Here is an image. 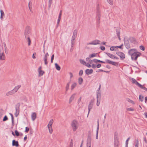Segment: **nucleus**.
Segmentation results:
<instances>
[{
	"mask_svg": "<svg viewBox=\"0 0 147 147\" xmlns=\"http://www.w3.org/2000/svg\"><path fill=\"white\" fill-rule=\"evenodd\" d=\"M127 110L128 111H134V109L132 108H127Z\"/></svg>",
	"mask_w": 147,
	"mask_h": 147,
	"instance_id": "55",
	"label": "nucleus"
},
{
	"mask_svg": "<svg viewBox=\"0 0 147 147\" xmlns=\"http://www.w3.org/2000/svg\"><path fill=\"white\" fill-rule=\"evenodd\" d=\"M54 55L53 54L51 57V63H52L53 61V60L54 59Z\"/></svg>",
	"mask_w": 147,
	"mask_h": 147,
	"instance_id": "59",
	"label": "nucleus"
},
{
	"mask_svg": "<svg viewBox=\"0 0 147 147\" xmlns=\"http://www.w3.org/2000/svg\"><path fill=\"white\" fill-rule=\"evenodd\" d=\"M29 130V128L28 127H26L25 132H28Z\"/></svg>",
	"mask_w": 147,
	"mask_h": 147,
	"instance_id": "61",
	"label": "nucleus"
},
{
	"mask_svg": "<svg viewBox=\"0 0 147 147\" xmlns=\"http://www.w3.org/2000/svg\"><path fill=\"white\" fill-rule=\"evenodd\" d=\"M76 37H75L74 36H72L71 38V47H73V45L74 43L75 42V39L76 38Z\"/></svg>",
	"mask_w": 147,
	"mask_h": 147,
	"instance_id": "23",
	"label": "nucleus"
},
{
	"mask_svg": "<svg viewBox=\"0 0 147 147\" xmlns=\"http://www.w3.org/2000/svg\"><path fill=\"white\" fill-rule=\"evenodd\" d=\"M83 79L82 78H79L78 79V82L80 85L82 84L83 82Z\"/></svg>",
	"mask_w": 147,
	"mask_h": 147,
	"instance_id": "30",
	"label": "nucleus"
},
{
	"mask_svg": "<svg viewBox=\"0 0 147 147\" xmlns=\"http://www.w3.org/2000/svg\"><path fill=\"white\" fill-rule=\"evenodd\" d=\"M94 62L95 63H97V62H99L102 63H105V62L100 61L99 60H98L97 59H94L93 60Z\"/></svg>",
	"mask_w": 147,
	"mask_h": 147,
	"instance_id": "29",
	"label": "nucleus"
},
{
	"mask_svg": "<svg viewBox=\"0 0 147 147\" xmlns=\"http://www.w3.org/2000/svg\"><path fill=\"white\" fill-rule=\"evenodd\" d=\"M139 99L140 101L142 102L144 100V97L142 96L141 95H140L139 96Z\"/></svg>",
	"mask_w": 147,
	"mask_h": 147,
	"instance_id": "41",
	"label": "nucleus"
},
{
	"mask_svg": "<svg viewBox=\"0 0 147 147\" xmlns=\"http://www.w3.org/2000/svg\"><path fill=\"white\" fill-rule=\"evenodd\" d=\"M15 93V92H14L12 90L7 92L6 93V95L7 96H9L14 94Z\"/></svg>",
	"mask_w": 147,
	"mask_h": 147,
	"instance_id": "22",
	"label": "nucleus"
},
{
	"mask_svg": "<svg viewBox=\"0 0 147 147\" xmlns=\"http://www.w3.org/2000/svg\"><path fill=\"white\" fill-rule=\"evenodd\" d=\"M102 51H104L105 49V47L104 46H101L100 47Z\"/></svg>",
	"mask_w": 147,
	"mask_h": 147,
	"instance_id": "63",
	"label": "nucleus"
},
{
	"mask_svg": "<svg viewBox=\"0 0 147 147\" xmlns=\"http://www.w3.org/2000/svg\"><path fill=\"white\" fill-rule=\"evenodd\" d=\"M105 53L110 58L113 59H118L119 58L114 55L108 53Z\"/></svg>",
	"mask_w": 147,
	"mask_h": 147,
	"instance_id": "12",
	"label": "nucleus"
},
{
	"mask_svg": "<svg viewBox=\"0 0 147 147\" xmlns=\"http://www.w3.org/2000/svg\"><path fill=\"white\" fill-rule=\"evenodd\" d=\"M94 100H91L89 102L88 107V115L89 113L90 112V110L92 109V107L94 103Z\"/></svg>",
	"mask_w": 147,
	"mask_h": 147,
	"instance_id": "5",
	"label": "nucleus"
},
{
	"mask_svg": "<svg viewBox=\"0 0 147 147\" xmlns=\"http://www.w3.org/2000/svg\"><path fill=\"white\" fill-rule=\"evenodd\" d=\"M15 135L17 136H18L20 135V134L17 130H15Z\"/></svg>",
	"mask_w": 147,
	"mask_h": 147,
	"instance_id": "52",
	"label": "nucleus"
},
{
	"mask_svg": "<svg viewBox=\"0 0 147 147\" xmlns=\"http://www.w3.org/2000/svg\"><path fill=\"white\" fill-rule=\"evenodd\" d=\"M127 100L129 102H130L133 104H134V102L133 100H131L129 98H127Z\"/></svg>",
	"mask_w": 147,
	"mask_h": 147,
	"instance_id": "46",
	"label": "nucleus"
},
{
	"mask_svg": "<svg viewBox=\"0 0 147 147\" xmlns=\"http://www.w3.org/2000/svg\"><path fill=\"white\" fill-rule=\"evenodd\" d=\"M27 41L28 42V45L30 46V45L31 40L29 37H27Z\"/></svg>",
	"mask_w": 147,
	"mask_h": 147,
	"instance_id": "45",
	"label": "nucleus"
},
{
	"mask_svg": "<svg viewBox=\"0 0 147 147\" xmlns=\"http://www.w3.org/2000/svg\"><path fill=\"white\" fill-rule=\"evenodd\" d=\"M141 53L138 52H136L134 53L131 55V58L132 60L136 61L138 57L140 56Z\"/></svg>",
	"mask_w": 147,
	"mask_h": 147,
	"instance_id": "3",
	"label": "nucleus"
},
{
	"mask_svg": "<svg viewBox=\"0 0 147 147\" xmlns=\"http://www.w3.org/2000/svg\"><path fill=\"white\" fill-rule=\"evenodd\" d=\"M91 138L90 135H88L87 140L86 147H91Z\"/></svg>",
	"mask_w": 147,
	"mask_h": 147,
	"instance_id": "4",
	"label": "nucleus"
},
{
	"mask_svg": "<svg viewBox=\"0 0 147 147\" xmlns=\"http://www.w3.org/2000/svg\"><path fill=\"white\" fill-rule=\"evenodd\" d=\"M116 53L120 57L121 60H123L125 58V55L123 53L121 52H117Z\"/></svg>",
	"mask_w": 147,
	"mask_h": 147,
	"instance_id": "9",
	"label": "nucleus"
},
{
	"mask_svg": "<svg viewBox=\"0 0 147 147\" xmlns=\"http://www.w3.org/2000/svg\"><path fill=\"white\" fill-rule=\"evenodd\" d=\"M9 114L11 115V120H12V124H13V123H14V118H13V115L11 113H9Z\"/></svg>",
	"mask_w": 147,
	"mask_h": 147,
	"instance_id": "49",
	"label": "nucleus"
},
{
	"mask_svg": "<svg viewBox=\"0 0 147 147\" xmlns=\"http://www.w3.org/2000/svg\"><path fill=\"white\" fill-rule=\"evenodd\" d=\"M55 68L57 70L59 71L60 70V67L57 63H55Z\"/></svg>",
	"mask_w": 147,
	"mask_h": 147,
	"instance_id": "33",
	"label": "nucleus"
},
{
	"mask_svg": "<svg viewBox=\"0 0 147 147\" xmlns=\"http://www.w3.org/2000/svg\"><path fill=\"white\" fill-rule=\"evenodd\" d=\"M96 14V17L97 18H100L101 15L100 14V9L98 6L97 7V11Z\"/></svg>",
	"mask_w": 147,
	"mask_h": 147,
	"instance_id": "13",
	"label": "nucleus"
},
{
	"mask_svg": "<svg viewBox=\"0 0 147 147\" xmlns=\"http://www.w3.org/2000/svg\"><path fill=\"white\" fill-rule=\"evenodd\" d=\"M134 143L135 144V147H138L139 144V141L138 139H136L135 140Z\"/></svg>",
	"mask_w": 147,
	"mask_h": 147,
	"instance_id": "26",
	"label": "nucleus"
},
{
	"mask_svg": "<svg viewBox=\"0 0 147 147\" xmlns=\"http://www.w3.org/2000/svg\"><path fill=\"white\" fill-rule=\"evenodd\" d=\"M39 73V76H42L44 74V72L42 70H40V71H38Z\"/></svg>",
	"mask_w": 147,
	"mask_h": 147,
	"instance_id": "34",
	"label": "nucleus"
},
{
	"mask_svg": "<svg viewBox=\"0 0 147 147\" xmlns=\"http://www.w3.org/2000/svg\"><path fill=\"white\" fill-rule=\"evenodd\" d=\"M96 54L95 53H93L89 56V57L90 58H92V57H95L96 56Z\"/></svg>",
	"mask_w": 147,
	"mask_h": 147,
	"instance_id": "51",
	"label": "nucleus"
},
{
	"mask_svg": "<svg viewBox=\"0 0 147 147\" xmlns=\"http://www.w3.org/2000/svg\"><path fill=\"white\" fill-rule=\"evenodd\" d=\"M105 61L107 63L112 64L115 66H117L118 65V63L117 62H113L109 59H106Z\"/></svg>",
	"mask_w": 147,
	"mask_h": 147,
	"instance_id": "11",
	"label": "nucleus"
},
{
	"mask_svg": "<svg viewBox=\"0 0 147 147\" xmlns=\"http://www.w3.org/2000/svg\"><path fill=\"white\" fill-rule=\"evenodd\" d=\"M52 0H49V8H50L51 6V5L52 4Z\"/></svg>",
	"mask_w": 147,
	"mask_h": 147,
	"instance_id": "53",
	"label": "nucleus"
},
{
	"mask_svg": "<svg viewBox=\"0 0 147 147\" xmlns=\"http://www.w3.org/2000/svg\"><path fill=\"white\" fill-rule=\"evenodd\" d=\"M80 63L84 65H85L86 63V62L82 59H80Z\"/></svg>",
	"mask_w": 147,
	"mask_h": 147,
	"instance_id": "43",
	"label": "nucleus"
},
{
	"mask_svg": "<svg viewBox=\"0 0 147 147\" xmlns=\"http://www.w3.org/2000/svg\"><path fill=\"white\" fill-rule=\"evenodd\" d=\"M36 118V114L35 112H33L31 115V118L33 121L35 120Z\"/></svg>",
	"mask_w": 147,
	"mask_h": 147,
	"instance_id": "16",
	"label": "nucleus"
},
{
	"mask_svg": "<svg viewBox=\"0 0 147 147\" xmlns=\"http://www.w3.org/2000/svg\"><path fill=\"white\" fill-rule=\"evenodd\" d=\"M77 84L76 83H74L71 86V90H73L76 86Z\"/></svg>",
	"mask_w": 147,
	"mask_h": 147,
	"instance_id": "35",
	"label": "nucleus"
},
{
	"mask_svg": "<svg viewBox=\"0 0 147 147\" xmlns=\"http://www.w3.org/2000/svg\"><path fill=\"white\" fill-rule=\"evenodd\" d=\"M5 59V57L3 53H0V60H3Z\"/></svg>",
	"mask_w": 147,
	"mask_h": 147,
	"instance_id": "21",
	"label": "nucleus"
},
{
	"mask_svg": "<svg viewBox=\"0 0 147 147\" xmlns=\"http://www.w3.org/2000/svg\"><path fill=\"white\" fill-rule=\"evenodd\" d=\"M107 1L111 5H113V1L112 0H107Z\"/></svg>",
	"mask_w": 147,
	"mask_h": 147,
	"instance_id": "48",
	"label": "nucleus"
},
{
	"mask_svg": "<svg viewBox=\"0 0 147 147\" xmlns=\"http://www.w3.org/2000/svg\"><path fill=\"white\" fill-rule=\"evenodd\" d=\"M130 138V137L128 138L126 140V142H125V145H128V141L129 140Z\"/></svg>",
	"mask_w": 147,
	"mask_h": 147,
	"instance_id": "60",
	"label": "nucleus"
},
{
	"mask_svg": "<svg viewBox=\"0 0 147 147\" xmlns=\"http://www.w3.org/2000/svg\"><path fill=\"white\" fill-rule=\"evenodd\" d=\"M90 57L89 58H87L86 59V60L88 63H91L92 61L90 59Z\"/></svg>",
	"mask_w": 147,
	"mask_h": 147,
	"instance_id": "44",
	"label": "nucleus"
},
{
	"mask_svg": "<svg viewBox=\"0 0 147 147\" xmlns=\"http://www.w3.org/2000/svg\"><path fill=\"white\" fill-rule=\"evenodd\" d=\"M131 80L133 83L135 84L138 86H139V85H140V84L134 78H131Z\"/></svg>",
	"mask_w": 147,
	"mask_h": 147,
	"instance_id": "19",
	"label": "nucleus"
},
{
	"mask_svg": "<svg viewBox=\"0 0 147 147\" xmlns=\"http://www.w3.org/2000/svg\"><path fill=\"white\" fill-rule=\"evenodd\" d=\"M136 50L135 49H131L129 51L128 54L130 55H131L134 53H136Z\"/></svg>",
	"mask_w": 147,
	"mask_h": 147,
	"instance_id": "20",
	"label": "nucleus"
},
{
	"mask_svg": "<svg viewBox=\"0 0 147 147\" xmlns=\"http://www.w3.org/2000/svg\"><path fill=\"white\" fill-rule=\"evenodd\" d=\"M116 32H117V36L118 37L119 39V40H121V38L120 37V32L119 31L117 30H116Z\"/></svg>",
	"mask_w": 147,
	"mask_h": 147,
	"instance_id": "36",
	"label": "nucleus"
},
{
	"mask_svg": "<svg viewBox=\"0 0 147 147\" xmlns=\"http://www.w3.org/2000/svg\"><path fill=\"white\" fill-rule=\"evenodd\" d=\"M71 126L74 131H75L78 129V123L76 120H74L71 123Z\"/></svg>",
	"mask_w": 147,
	"mask_h": 147,
	"instance_id": "1",
	"label": "nucleus"
},
{
	"mask_svg": "<svg viewBox=\"0 0 147 147\" xmlns=\"http://www.w3.org/2000/svg\"><path fill=\"white\" fill-rule=\"evenodd\" d=\"M97 98V103H96V105L97 106H98L100 104V98L99 99V98Z\"/></svg>",
	"mask_w": 147,
	"mask_h": 147,
	"instance_id": "42",
	"label": "nucleus"
},
{
	"mask_svg": "<svg viewBox=\"0 0 147 147\" xmlns=\"http://www.w3.org/2000/svg\"><path fill=\"white\" fill-rule=\"evenodd\" d=\"M124 45L126 48L129 49L130 48V45L129 43V40L127 39H124Z\"/></svg>",
	"mask_w": 147,
	"mask_h": 147,
	"instance_id": "8",
	"label": "nucleus"
},
{
	"mask_svg": "<svg viewBox=\"0 0 147 147\" xmlns=\"http://www.w3.org/2000/svg\"><path fill=\"white\" fill-rule=\"evenodd\" d=\"M12 145L13 146H16L18 147L19 146V144L18 141H16L15 140H13L12 141Z\"/></svg>",
	"mask_w": 147,
	"mask_h": 147,
	"instance_id": "15",
	"label": "nucleus"
},
{
	"mask_svg": "<svg viewBox=\"0 0 147 147\" xmlns=\"http://www.w3.org/2000/svg\"><path fill=\"white\" fill-rule=\"evenodd\" d=\"M99 122L98 121V125L97 128V130L96 131V139H98V131L99 130Z\"/></svg>",
	"mask_w": 147,
	"mask_h": 147,
	"instance_id": "25",
	"label": "nucleus"
},
{
	"mask_svg": "<svg viewBox=\"0 0 147 147\" xmlns=\"http://www.w3.org/2000/svg\"><path fill=\"white\" fill-rule=\"evenodd\" d=\"M83 71L82 70H80L79 73V75L80 76H82L83 74Z\"/></svg>",
	"mask_w": 147,
	"mask_h": 147,
	"instance_id": "58",
	"label": "nucleus"
},
{
	"mask_svg": "<svg viewBox=\"0 0 147 147\" xmlns=\"http://www.w3.org/2000/svg\"><path fill=\"white\" fill-rule=\"evenodd\" d=\"M47 127L49 129V133L51 134H52L53 132V129L52 128V127H50L47 126Z\"/></svg>",
	"mask_w": 147,
	"mask_h": 147,
	"instance_id": "40",
	"label": "nucleus"
},
{
	"mask_svg": "<svg viewBox=\"0 0 147 147\" xmlns=\"http://www.w3.org/2000/svg\"><path fill=\"white\" fill-rule=\"evenodd\" d=\"M93 72V70L92 69H87L85 71L86 74L87 75H88L92 73Z\"/></svg>",
	"mask_w": 147,
	"mask_h": 147,
	"instance_id": "17",
	"label": "nucleus"
},
{
	"mask_svg": "<svg viewBox=\"0 0 147 147\" xmlns=\"http://www.w3.org/2000/svg\"><path fill=\"white\" fill-rule=\"evenodd\" d=\"M129 40L130 41V42L131 43H135L136 42V39L134 38H131L129 39Z\"/></svg>",
	"mask_w": 147,
	"mask_h": 147,
	"instance_id": "27",
	"label": "nucleus"
},
{
	"mask_svg": "<svg viewBox=\"0 0 147 147\" xmlns=\"http://www.w3.org/2000/svg\"><path fill=\"white\" fill-rule=\"evenodd\" d=\"M20 106V104L18 103L17 104L16 107V112L15 115L16 117H17L18 116L19 113V107Z\"/></svg>",
	"mask_w": 147,
	"mask_h": 147,
	"instance_id": "7",
	"label": "nucleus"
},
{
	"mask_svg": "<svg viewBox=\"0 0 147 147\" xmlns=\"http://www.w3.org/2000/svg\"><path fill=\"white\" fill-rule=\"evenodd\" d=\"M0 13H1V16H4V15H5L4 13L2 10V9L0 10Z\"/></svg>",
	"mask_w": 147,
	"mask_h": 147,
	"instance_id": "56",
	"label": "nucleus"
},
{
	"mask_svg": "<svg viewBox=\"0 0 147 147\" xmlns=\"http://www.w3.org/2000/svg\"><path fill=\"white\" fill-rule=\"evenodd\" d=\"M21 87V85H18L17 86H16L13 89V90L14 92H15V93H16L18 90Z\"/></svg>",
	"mask_w": 147,
	"mask_h": 147,
	"instance_id": "18",
	"label": "nucleus"
},
{
	"mask_svg": "<svg viewBox=\"0 0 147 147\" xmlns=\"http://www.w3.org/2000/svg\"><path fill=\"white\" fill-rule=\"evenodd\" d=\"M100 41L99 40H94L93 41L91 42L88 43L87 45H95L97 44H100Z\"/></svg>",
	"mask_w": 147,
	"mask_h": 147,
	"instance_id": "10",
	"label": "nucleus"
},
{
	"mask_svg": "<svg viewBox=\"0 0 147 147\" xmlns=\"http://www.w3.org/2000/svg\"><path fill=\"white\" fill-rule=\"evenodd\" d=\"M53 119H51L50 121L48 124L47 125V126H49L50 127H52V125L53 123Z\"/></svg>",
	"mask_w": 147,
	"mask_h": 147,
	"instance_id": "31",
	"label": "nucleus"
},
{
	"mask_svg": "<svg viewBox=\"0 0 147 147\" xmlns=\"http://www.w3.org/2000/svg\"><path fill=\"white\" fill-rule=\"evenodd\" d=\"M69 82L67 83L66 87V91H67V90L69 89Z\"/></svg>",
	"mask_w": 147,
	"mask_h": 147,
	"instance_id": "47",
	"label": "nucleus"
},
{
	"mask_svg": "<svg viewBox=\"0 0 147 147\" xmlns=\"http://www.w3.org/2000/svg\"><path fill=\"white\" fill-rule=\"evenodd\" d=\"M140 88H142V89L144 90H145L146 91H147V88H146L145 87L143 86L142 85L140 84V85H139V86Z\"/></svg>",
	"mask_w": 147,
	"mask_h": 147,
	"instance_id": "38",
	"label": "nucleus"
},
{
	"mask_svg": "<svg viewBox=\"0 0 147 147\" xmlns=\"http://www.w3.org/2000/svg\"><path fill=\"white\" fill-rule=\"evenodd\" d=\"M75 95V94H73L71 95V97H70L69 102V103H70L74 99Z\"/></svg>",
	"mask_w": 147,
	"mask_h": 147,
	"instance_id": "24",
	"label": "nucleus"
},
{
	"mask_svg": "<svg viewBox=\"0 0 147 147\" xmlns=\"http://www.w3.org/2000/svg\"><path fill=\"white\" fill-rule=\"evenodd\" d=\"M140 49L142 51H144L145 50L144 47L142 45H141L140 46Z\"/></svg>",
	"mask_w": 147,
	"mask_h": 147,
	"instance_id": "57",
	"label": "nucleus"
},
{
	"mask_svg": "<svg viewBox=\"0 0 147 147\" xmlns=\"http://www.w3.org/2000/svg\"><path fill=\"white\" fill-rule=\"evenodd\" d=\"M30 27L29 26H27L25 30V36L26 38L27 37H29V36L30 35Z\"/></svg>",
	"mask_w": 147,
	"mask_h": 147,
	"instance_id": "2",
	"label": "nucleus"
},
{
	"mask_svg": "<svg viewBox=\"0 0 147 147\" xmlns=\"http://www.w3.org/2000/svg\"><path fill=\"white\" fill-rule=\"evenodd\" d=\"M90 64V63H88L87 64L86 63L85 65L88 67H91V65Z\"/></svg>",
	"mask_w": 147,
	"mask_h": 147,
	"instance_id": "64",
	"label": "nucleus"
},
{
	"mask_svg": "<svg viewBox=\"0 0 147 147\" xmlns=\"http://www.w3.org/2000/svg\"><path fill=\"white\" fill-rule=\"evenodd\" d=\"M77 31L76 30H74L72 36L77 37Z\"/></svg>",
	"mask_w": 147,
	"mask_h": 147,
	"instance_id": "37",
	"label": "nucleus"
},
{
	"mask_svg": "<svg viewBox=\"0 0 147 147\" xmlns=\"http://www.w3.org/2000/svg\"><path fill=\"white\" fill-rule=\"evenodd\" d=\"M100 89H99V88L98 89V90H97V98H98L99 96H101V94L99 92V90H100Z\"/></svg>",
	"mask_w": 147,
	"mask_h": 147,
	"instance_id": "39",
	"label": "nucleus"
},
{
	"mask_svg": "<svg viewBox=\"0 0 147 147\" xmlns=\"http://www.w3.org/2000/svg\"><path fill=\"white\" fill-rule=\"evenodd\" d=\"M8 118L6 115H5L3 120V121H5L8 120Z\"/></svg>",
	"mask_w": 147,
	"mask_h": 147,
	"instance_id": "50",
	"label": "nucleus"
},
{
	"mask_svg": "<svg viewBox=\"0 0 147 147\" xmlns=\"http://www.w3.org/2000/svg\"><path fill=\"white\" fill-rule=\"evenodd\" d=\"M47 58H44V61L45 62V65H47L48 64V62L47 61Z\"/></svg>",
	"mask_w": 147,
	"mask_h": 147,
	"instance_id": "54",
	"label": "nucleus"
},
{
	"mask_svg": "<svg viewBox=\"0 0 147 147\" xmlns=\"http://www.w3.org/2000/svg\"><path fill=\"white\" fill-rule=\"evenodd\" d=\"M114 146L115 147H117L119 145V141L118 138V136L116 134H115L114 135Z\"/></svg>",
	"mask_w": 147,
	"mask_h": 147,
	"instance_id": "6",
	"label": "nucleus"
},
{
	"mask_svg": "<svg viewBox=\"0 0 147 147\" xmlns=\"http://www.w3.org/2000/svg\"><path fill=\"white\" fill-rule=\"evenodd\" d=\"M49 56L48 53H47L45 55L44 58H47V57Z\"/></svg>",
	"mask_w": 147,
	"mask_h": 147,
	"instance_id": "62",
	"label": "nucleus"
},
{
	"mask_svg": "<svg viewBox=\"0 0 147 147\" xmlns=\"http://www.w3.org/2000/svg\"><path fill=\"white\" fill-rule=\"evenodd\" d=\"M110 49L111 51H117V48L116 46H112L110 47Z\"/></svg>",
	"mask_w": 147,
	"mask_h": 147,
	"instance_id": "28",
	"label": "nucleus"
},
{
	"mask_svg": "<svg viewBox=\"0 0 147 147\" xmlns=\"http://www.w3.org/2000/svg\"><path fill=\"white\" fill-rule=\"evenodd\" d=\"M4 114V111L2 109H0V119L2 117Z\"/></svg>",
	"mask_w": 147,
	"mask_h": 147,
	"instance_id": "32",
	"label": "nucleus"
},
{
	"mask_svg": "<svg viewBox=\"0 0 147 147\" xmlns=\"http://www.w3.org/2000/svg\"><path fill=\"white\" fill-rule=\"evenodd\" d=\"M62 10H61L60 11V12L59 13V16H58V20H57V26H58V25L59 24V22L60 21L61 16L62 15Z\"/></svg>",
	"mask_w": 147,
	"mask_h": 147,
	"instance_id": "14",
	"label": "nucleus"
}]
</instances>
